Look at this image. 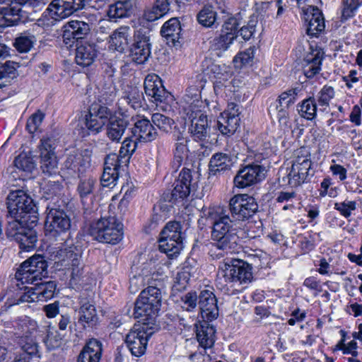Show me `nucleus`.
I'll list each match as a JSON object with an SVG mask.
<instances>
[{
	"label": "nucleus",
	"mask_w": 362,
	"mask_h": 362,
	"mask_svg": "<svg viewBox=\"0 0 362 362\" xmlns=\"http://www.w3.org/2000/svg\"><path fill=\"white\" fill-rule=\"evenodd\" d=\"M207 218L213 224L211 240L214 246L226 253L233 252L237 247L238 239L235 234L230 233L231 223L235 221L233 218L221 207L209 209Z\"/></svg>",
	"instance_id": "f257e3e1"
},
{
	"label": "nucleus",
	"mask_w": 362,
	"mask_h": 362,
	"mask_svg": "<svg viewBox=\"0 0 362 362\" xmlns=\"http://www.w3.org/2000/svg\"><path fill=\"white\" fill-rule=\"evenodd\" d=\"M0 27L24 23L34 9L45 3L43 0H1L0 1Z\"/></svg>",
	"instance_id": "f03ea898"
},
{
	"label": "nucleus",
	"mask_w": 362,
	"mask_h": 362,
	"mask_svg": "<svg viewBox=\"0 0 362 362\" xmlns=\"http://www.w3.org/2000/svg\"><path fill=\"white\" fill-rule=\"evenodd\" d=\"M252 279V268L245 262L232 259L223 262L220 266L216 279L219 289H225L228 282L248 283Z\"/></svg>",
	"instance_id": "7ed1b4c3"
},
{
	"label": "nucleus",
	"mask_w": 362,
	"mask_h": 362,
	"mask_svg": "<svg viewBox=\"0 0 362 362\" xmlns=\"http://www.w3.org/2000/svg\"><path fill=\"white\" fill-rule=\"evenodd\" d=\"M185 97L188 106L185 107V111L191 123L188 129L189 133L194 140L204 141L209 136V122L207 116L201 110L203 103L200 100V95L195 93L192 101V98L187 99L189 98L188 94Z\"/></svg>",
	"instance_id": "20e7f679"
},
{
	"label": "nucleus",
	"mask_w": 362,
	"mask_h": 362,
	"mask_svg": "<svg viewBox=\"0 0 362 362\" xmlns=\"http://www.w3.org/2000/svg\"><path fill=\"white\" fill-rule=\"evenodd\" d=\"M122 229V224L115 216H109L91 223L89 231L98 242L115 245L123 238Z\"/></svg>",
	"instance_id": "39448f33"
},
{
	"label": "nucleus",
	"mask_w": 362,
	"mask_h": 362,
	"mask_svg": "<svg viewBox=\"0 0 362 362\" xmlns=\"http://www.w3.org/2000/svg\"><path fill=\"white\" fill-rule=\"evenodd\" d=\"M153 333V327L146 323L134 325L125 338L127 346L132 355L139 357L144 354L148 340Z\"/></svg>",
	"instance_id": "423d86ee"
},
{
	"label": "nucleus",
	"mask_w": 362,
	"mask_h": 362,
	"mask_svg": "<svg viewBox=\"0 0 362 362\" xmlns=\"http://www.w3.org/2000/svg\"><path fill=\"white\" fill-rule=\"evenodd\" d=\"M55 257L61 262L62 266L71 268V280L75 284L78 283L83 274L80 250L73 244L68 245L66 243L56 252Z\"/></svg>",
	"instance_id": "0eeeda50"
},
{
	"label": "nucleus",
	"mask_w": 362,
	"mask_h": 362,
	"mask_svg": "<svg viewBox=\"0 0 362 362\" xmlns=\"http://www.w3.org/2000/svg\"><path fill=\"white\" fill-rule=\"evenodd\" d=\"M229 210L235 221H245L257 211L258 204L253 197L247 194H240L230 199Z\"/></svg>",
	"instance_id": "6e6552de"
},
{
	"label": "nucleus",
	"mask_w": 362,
	"mask_h": 362,
	"mask_svg": "<svg viewBox=\"0 0 362 362\" xmlns=\"http://www.w3.org/2000/svg\"><path fill=\"white\" fill-rule=\"evenodd\" d=\"M198 175H192L189 169L181 171L178 178L174 182L169 202H177L187 198L190 194L198 189Z\"/></svg>",
	"instance_id": "1a4fd4ad"
},
{
	"label": "nucleus",
	"mask_w": 362,
	"mask_h": 362,
	"mask_svg": "<svg viewBox=\"0 0 362 362\" xmlns=\"http://www.w3.org/2000/svg\"><path fill=\"white\" fill-rule=\"evenodd\" d=\"M7 208L11 217L20 216L23 214L35 212V205L33 199L23 190L11 192L7 197Z\"/></svg>",
	"instance_id": "9d476101"
},
{
	"label": "nucleus",
	"mask_w": 362,
	"mask_h": 362,
	"mask_svg": "<svg viewBox=\"0 0 362 362\" xmlns=\"http://www.w3.org/2000/svg\"><path fill=\"white\" fill-rule=\"evenodd\" d=\"M134 37L130 56L134 62L144 64L151 55L150 30L144 28H139L135 31Z\"/></svg>",
	"instance_id": "9b49d317"
},
{
	"label": "nucleus",
	"mask_w": 362,
	"mask_h": 362,
	"mask_svg": "<svg viewBox=\"0 0 362 362\" xmlns=\"http://www.w3.org/2000/svg\"><path fill=\"white\" fill-rule=\"evenodd\" d=\"M267 169L257 165H248L240 169L234 177V185L238 188H245L252 186L265 177Z\"/></svg>",
	"instance_id": "f8f14e48"
},
{
	"label": "nucleus",
	"mask_w": 362,
	"mask_h": 362,
	"mask_svg": "<svg viewBox=\"0 0 362 362\" xmlns=\"http://www.w3.org/2000/svg\"><path fill=\"white\" fill-rule=\"evenodd\" d=\"M302 12L306 26V33L311 37H317L324 33L325 19L322 11L317 7L308 6L303 7Z\"/></svg>",
	"instance_id": "ddd939ff"
},
{
	"label": "nucleus",
	"mask_w": 362,
	"mask_h": 362,
	"mask_svg": "<svg viewBox=\"0 0 362 362\" xmlns=\"http://www.w3.org/2000/svg\"><path fill=\"white\" fill-rule=\"evenodd\" d=\"M70 217L64 210L51 208L47 214L45 230L56 235L71 228Z\"/></svg>",
	"instance_id": "4468645a"
},
{
	"label": "nucleus",
	"mask_w": 362,
	"mask_h": 362,
	"mask_svg": "<svg viewBox=\"0 0 362 362\" xmlns=\"http://www.w3.org/2000/svg\"><path fill=\"white\" fill-rule=\"evenodd\" d=\"M56 288L54 281H40L33 287L26 288L27 291L21 296L20 300L22 302L47 300L54 296Z\"/></svg>",
	"instance_id": "2eb2a0df"
},
{
	"label": "nucleus",
	"mask_w": 362,
	"mask_h": 362,
	"mask_svg": "<svg viewBox=\"0 0 362 362\" xmlns=\"http://www.w3.org/2000/svg\"><path fill=\"white\" fill-rule=\"evenodd\" d=\"M88 0H53L47 10L55 20L65 18L85 7Z\"/></svg>",
	"instance_id": "dca6fc26"
},
{
	"label": "nucleus",
	"mask_w": 362,
	"mask_h": 362,
	"mask_svg": "<svg viewBox=\"0 0 362 362\" xmlns=\"http://www.w3.org/2000/svg\"><path fill=\"white\" fill-rule=\"evenodd\" d=\"M90 26L81 21H70L62 27V38L69 47L73 46L75 42L85 38L90 33Z\"/></svg>",
	"instance_id": "f3484780"
},
{
	"label": "nucleus",
	"mask_w": 362,
	"mask_h": 362,
	"mask_svg": "<svg viewBox=\"0 0 362 362\" xmlns=\"http://www.w3.org/2000/svg\"><path fill=\"white\" fill-rule=\"evenodd\" d=\"M144 89L147 95L153 98L158 103L168 104L173 100V95L163 86L160 78L157 75H148L144 81Z\"/></svg>",
	"instance_id": "a211bd4d"
},
{
	"label": "nucleus",
	"mask_w": 362,
	"mask_h": 362,
	"mask_svg": "<svg viewBox=\"0 0 362 362\" xmlns=\"http://www.w3.org/2000/svg\"><path fill=\"white\" fill-rule=\"evenodd\" d=\"M120 161L122 160H105L100 180L103 187L114 186L119 177L126 175L129 160H124L122 162L124 165H122Z\"/></svg>",
	"instance_id": "6ab92c4d"
},
{
	"label": "nucleus",
	"mask_w": 362,
	"mask_h": 362,
	"mask_svg": "<svg viewBox=\"0 0 362 362\" xmlns=\"http://www.w3.org/2000/svg\"><path fill=\"white\" fill-rule=\"evenodd\" d=\"M238 28L235 22H226L223 25L221 33L211 41V49L222 53L226 51L238 37Z\"/></svg>",
	"instance_id": "aec40b11"
},
{
	"label": "nucleus",
	"mask_w": 362,
	"mask_h": 362,
	"mask_svg": "<svg viewBox=\"0 0 362 362\" xmlns=\"http://www.w3.org/2000/svg\"><path fill=\"white\" fill-rule=\"evenodd\" d=\"M199 307L202 317L206 321H211L218 315L217 300L211 291L203 290L200 292Z\"/></svg>",
	"instance_id": "412c9836"
},
{
	"label": "nucleus",
	"mask_w": 362,
	"mask_h": 362,
	"mask_svg": "<svg viewBox=\"0 0 362 362\" xmlns=\"http://www.w3.org/2000/svg\"><path fill=\"white\" fill-rule=\"evenodd\" d=\"M310 160H296L293 162L288 174V184L291 187L300 185L310 175Z\"/></svg>",
	"instance_id": "4be33fe9"
},
{
	"label": "nucleus",
	"mask_w": 362,
	"mask_h": 362,
	"mask_svg": "<svg viewBox=\"0 0 362 362\" xmlns=\"http://www.w3.org/2000/svg\"><path fill=\"white\" fill-rule=\"evenodd\" d=\"M78 322L83 329L93 327L98 322V315L95 307L92 301L81 296L80 298Z\"/></svg>",
	"instance_id": "5701e85b"
},
{
	"label": "nucleus",
	"mask_w": 362,
	"mask_h": 362,
	"mask_svg": "<svg viewBox=\"0 0 362 362\" xmlns=\"http://www.w3.org/2000/svg\"><path fill=\"white\" fill-rule=\"evenodd\" d=\"M159 310L160 308L153 307L151 304L137 298L135 302L134 316L135 318L141 319L143 321L142 323H146L148 326L153 325Z\"/></svg>",
	"instance_id": "b1692460"
},
{
	"label": "nucleus",
	"mask_w": 362,
	"mask_h": 362,
	"mask_svg": "<svg viewBox=\"0 0 362 362\" xmlns=\"http://www.w3.org/2000/svg\"><path fill=\"white\" fill-rule=\"evenodd\" d=\"M132 134L136 137V139L144 142L152 141L158 136L153 124L146 118H141L135 122Z\"/></svg>",
	"instance_id": "393cba45"
},
{
	"label": "nucleus",
	"mask_w": 362,
	"mask_h": 362,
	"mask_svg": "<svg viewBox=\"0 0 362 362\" xmlns=\"http://www.w3.org/2000/svg\"><path fill=\"white\" fill-rule=\"evenodd\" d=\"M180 23L176 18H172L165 22L160 30L161 35L165 38L169 46L180 45Z\"/></svg>",
	"instance_id": "a878e982"
},
{
	"label": "nucleus",
	"mask_w": 362,
	"mask_h": 362,
	"mask_svg": "<svg viewBox=\"0 0 362 362\" xmlns=\"http://www.w3.org/2000/svg\"><path fill=\"white\" fill-rule=\"evenodd\" d=\"M240 117L235 112L225 111L221 115L217 121V127L223 135L233 134L239 127Z\"/></svg>",
	"instance_id": "bb28decb"
},
{
	"label": "nucleus",
	"mask_w": 362,
	"mask_h": 362,
	"mask_svg": "<svg viewBox=\"0 0 362 362\" xmlns=\"http://www.w3.org/2000/svg\"><path fill=\"white\" fill-rule=\"evenodd\" d=\"M97 56V50L93 44L88 42L76 45V62L81 66H88L94 62Z\"/></svg>",
	"instance_id": "cd10ccee"
},
{
	"label": "nucleus",
	"mask_w": 362,
	"mask_h": 362,
	"mask_svg": "<svg viewBox=\"0 0 362 362\" xmlns=\"http://www.w3.org/2000/svg\"><path fill=\"white\" fill-rule=\"evenodd\" d=\"M129 37V27L122 26L119 28L110 35V48L121 53L123 52L128 47Z\"/></svg>",
	"instance_id": "c85d7f7f"
},
{
	"label": "nucleus",
	"mask_w": 362,
	"mask_h": 362,
	"mask_svg": "<svg viewBox=\"0 0 362 362\" xmlns=\"http://www.w3.org/2000/svg\"><path fill=\"white\" fill-rule=\"evenodd\" d=\"M27 263H22L20 267L17 269L15 274V278L17 281L23 284H30L34 286L36 283H39L43 278L47 277L42 274L40 272L32 270L26 265Z\"/></svg>",
	"instance_id": "c756f323"
},
{
	"label": "nucleus",
	"mask_w": 362,
	"mask_h": 362,
	"mask_svg": "<svg viewBox=\"0 0 362 362\" xmlns=\"http://www.w3.org/2000/svg\"><path fill=\"white\" fill-rule=\"evenodd\" d=\"M170 10V0H155L152 6L147 8L144 13V18L152 22L156 21Z\"/></svg>",
	"instance_id": "7c9ffc66"
},
{
	"label": "nucleus",
	"mask_w": 362,
	"mask_h": 362,
	"mask_svg": "<svg viewBox=\"0 0 362 362\" xmlns=\"http://www.w3.org/2000/svg\"><path fill=\"white\" fill-rule=\"evenodd\" d=\"M13 342L20 348L21 351L25 352L31 356L40 358L39 344L33 335H25L13 338Z\"/></svg>",
	"instance_id": "2f4dec72"
},
{
	"label": "nucleus",
	"mask_w": 362,
	"mask_h": 362,
	"mask_svg": "<svg viewBox=\"0 0 362 362\" xmlns=\"http://www.w3.org/2000/svg\"><path fill=\"white\" fill-rule=\"evenodd\" d=\"M107 122V135L108 138L118 141L127 127V120L113 116Z\"/></svg>",
	"instance_id": "473e14b6"
},
{
	"label": "nucleus",
	"mask_w": 362,
	"mask_h": 362,
	"mask_svg": "<svg viewBox=\"0 0 362 362\" xmlns=\"http://www.w3.org/2000/svg\"><path fill=\"white\" fill-rule=\"evenodd\" d=\"M215 329L207 322H204L197 329V338L202 347L204 349L211 347L215 341Z\"/></svg>",
	"instance_id": "72a5a7b5"
},
{
	"label": "nucleus",
	"mask_w": 362,
	"mask_h": 362,
	"mask_svg": "<svg viewBox=\"0 0 362 362\" xmlns=\"http://www.w3.org/2000/svg\"><path fill=\"white\" fill-rule=\"evenodd\" d=\"M14 329L13 338L26 334L33 335L37 329V323L36 321L25 316L16 321Z\"/></svg>",
	"instance_id": "f704fd0d"
},
{
	"label": "nucleus",
	"mask_w": 362,
	"mask_h": 362,
	"mask_svg": "<svg viewBox=\"0 0 362 362\" xmlns=\"http://www.w3.org/2000/svg\"><path fill=\"white\" fill-rule=\"evenodd\" d=\"M132 12V4L130 1H117L109 6L107 15L111 20L124 18Z\"/></svg>",
	"instance_id": "c9c22d12"
},
{
	"label": "nucleus",
	"mask_w": 362,
	"mask_h": 362,
	"mask_svg": "<svg viewBox=\"0 0 362 362\" xmlns=\"http://www.w3.org/2000/svg\"><path fill=\"white\" fill-rule=\"evenodd\" d=\"M322 60V53L320 51H316L306 57L307 64L304 67V74L307 78H313L320 72Z\"/></svg>",
	"instance_id": "e433bc0d"
},
{
	"label": "nucleus",
	"mask_w": 362,
	"mask_h": 362,
	"mask_svg": "<svg viewBox=\"0 0 362 362\" xmlns=\"http://www.w3.org/2000/svg\"><path fill=\"white\" fill-rule=\"evenodd\" d=\"M168 238H159V248L160 250L165 253L169 257L173 258L176 257L182 248V240L173 239L171 240Z\"/></svg>",
	"instance_id": "4c0bfd02"
},
{
	"label": "nucleus",
	"mask_w": 362,
	"mask_h": 362,
	"mask_svg": "<svg viewBox=\"0 0 362 362\" xmlns=\"http://www.w3.org/2000/svg\"><path fill=\"white\" fill-rule=\"evenodd\" d=\"M138 299L151 304L153 307L160 308L162 299L160 290L156 286H149L141 292Z\"/></svg>",
	"instance_id": "58836bf2"
},
{
	"label": "nucleus",
	"mask_w": 362,
	"mask_h": 362,
	"mask_svg": "<svg viewBox=\"0 0 362 362\" xmlns=\"http://www.w3.org/2000/svg\"><path fill=\"white\" fill-rule=\"evenodd\" d=\"M23 232L18 233L14 240L18 243L21 249L30 250L33 249L37 242V235L35 230L30 228L22 229Z\"/></svg>",
	"instance_id": "ea45409f"
},
{
	"label": "nucleus",
	"mask_w": 362,
	"mask_h": 362,
	"mask_svg": "<svg viewBox=\"0 0 362 362\" xmlns=\"http://www.w3.org/2000/svg\"><path fill=\"white\" fill-rule=\"evenodd\" d=\"M16 62L11 61L5 63L0 62V88L7 86L16 76Z\"/></svg>",
	"instance_id": "a19ab883"
},
{
	"label": "nucleus",
	"mask_w": 362,
	"mask_h": 362,
	"mask_svg": "<svg viewBox=\"0 0 362 362\" xmlns=\"http://www.w3.org/2000/svg\"><path fill=\"white\" fill-rule=\"evenodd\" d=\"M153 265L152 263H146L143 265V267L141 270V273H139L138 276H134L130 280V286L129 289L132 291L133 289V284L134 281H139L141 284H144V281L146 279V282L148 284H151V280L156 281L158 277V274H156L155 272H153Z\"/></svg>",
	"instance_id": "79ce46f5"
},
{
	"label": "nucleus",
	"mask_w": 362,
	"mask_h": 362,
	"mask_svg": "<svg viewBox=\"0 0 362 362\" xmlns=\"http://www.w3.org/2000/svg\"><path fill=\"white\" fill-rule=\"evenodd\" d=\"M255 47L252 46L238 53L233 58V62L236 68L252 66L255 57Z\"/></svg>",
	"instance_id": "37998d69"
},
{
	"label": "nucleus",
	"mask_w": 362,
	"mask_h": 362,
	"mask_svg": "<svg viewBox=\"0 0 362 362\" xmlns=\"http://www.w3.org/2000/svg\"><path fill=\"white\" fill-rule=\"evenodd\" d=\"M182 227L177 221H170L166 224L160 232V237L168 238V240H182Z\"/></svg>",
	"instance_id": "c03bdc74"
},
{
	"label": "nucleus",
	"mask_w": 362,
	"mask_h": 362,
	"mask_svg": "<svg viewBox=\"0 0 362 362\" xmlns=\"http://www.w3.org/2000/svg\"><path fill=\"white\" fill-rule=\"evenodd\" d=\"M23 263H27V267L32 269V270L40 272L42 274L47 276V262L42 255H33Z\"/></svg>",
	"instance_id": "a18cd8bd"
},
{
	"label": "nucleus",
	"mask_w": 362,
	"mask_h": 362,
	"mask_svg": "<svg viewBox=\"0 0 362 362\" xmlns=\"http://www.w3.org/2000/svg\"><path fill=\"white\" fill-rule=\"evenodd\" d=\"M216 13L211 6L207 5L197 14L198 22L205 27H211L216 21Z\"/></svg>",
	"instance_id": "49530a36"
},
{
	"label": "nucleus",
	"mask_w": 362,
	"mask_h": 362,
	"mask_svg": "<svg viewBox=\"0 0 362 362\" xmlns=\"http://www.w3.org/2000/svg\"><path fill=\"white\" fill-rule=\"evenodd\" d=\"M298 111L303 117L307 119H314L317 112V105L315 98L310 97L303 100Z\"/></svg>",
	"instance_id": "de8ad7c7"
},
{
	"label": "nucleus",
	"mask_w": 362,
	"mask_h": 362,
	"mask_svg": "<svg viewBox=\"0 0 362 362\" xmlns=\"http://www.w3.org/2000/svg\"><path fill=\"white\" fill-rule=\"evenodd\" d=\"M55 143L51 138H43L40 140V144L38 146L40 158H52L55 156Z\"/></svg>",
	"instance_id": "09e8293b"
},
{
	"label": "nucleus",
	"mask_w": 362,
	"mask_h": 362,
	"mask_svg": "<svg viewBox=\"0 0 362 362\" xmlns=\"http://www.w3.org/2000/svg\"><path fill=\"white\" fill-rule=\"evenodd\" d=\"M152 122L160 131L163 132H169L174 124L173 119L160 113H154L151 117Z\"/></svg>",
	"instance_id": "8fccbe9b"
},
{
	"label": "nucleus",
	"mask_w": 362,
	"mask_h": 362,
	"mask_svg": "<svg viewBox=\"0 0 362 362\" xmlns=\"http://www.w3.org/2000/svg\"><path fill=\"white\" fill-rule=\"evenodd\" d=\"M88 112L92 114L94 117H99V119L105 123H107L113 117L112 110L101 104H93L90 107Z\"/></svg>",
	"instance_id": "3c124183"
},
{
	"label": "nucleus",
	"mask_w": 362,
	"mask_h": 362,
	"mask_svg": "<svg viewBox=\"0 0 362 362\" xmlns=\"http://www.w3.org/2000/svg\"><path fill=\"white\" fill-rule=\"evenodd\" d=\"M117 95V88L112 82L106 83L102 88L99 101L104 105H110Z\"/></svg>",
	"instance_id": "603ef678"
},
{
	"label": "nucleus",
	"mask_w": 362,
	"mask_h": 362,
	"mask_svg": "<svg viewBox=\"0 0 362 362\" xmlns=\"http://www.w3.org/2000/svg\"><path fill=\"white\" fill-rule=\"evenodd\" d=\"M95 182L96 179L93 177H88L79 182L77 190L83 204L85 199L88 198L93 193Z\"/></svg>",
	"instance_id": "864d4df0"
},
{
	"label": "nucleus",
	"mask_w": 362,
	"mask_h": 362,
	"mask_svg": "<svg viewBox=\"0 0 362 362\" xmlns=\"http://www.w3.org/2000/svg\"><path fill=\"white\" fill-rule=\"evenodd\" d=\"M301 91L300 87L292 88L283 92L278 99L280 106L289 107L296 102L298 94Z\"/></svg>",
	"instance_id": "5fc2aeb1"
},
{
	"label": "nucleus",
	"mask_w": 362,
	"mask_h": 362,
	"mask_svg": "<svg viewBox=\"0 0 362 362\" xmlns=\"http://www.w3.org/2000/svg\"><path fill=\"white\" fill-rule=\"evenodd\" d=\"M175 140V148L174 150V156L175 158H187L189 156V149L187 147V140L184 138L180 132Z\"/></svg>",
	"instance_id": "6e6d98bb"
},
{
	"label": "nucleus",
	"mask_w": 362,
	"mask_h": 362,
	"mask_svg": "<svg viewBox=\"0 0 362 362\" xmlns=\"http://www.w3.org/2000/svg\"><path fill=\"white\" fill-rule=\"evenodd\" d=\"M34 41L33 35H21L16 39L13 45L19 52H27L33 47Z\"/></svg>",
	"instance_id": "4d7b16f0"
},
{
	"label": "nucleus",
	"mask_w": 362,
	"mask_h": 362,
	"mask_svg": "<svg viewBox=\"0 0 362 362\" xmlns=\"http://www.w3.org/2000/svg\"><path fill=\"white\" fill-rule=\"evenodd\" d=\"M45 118V113L40 110H37L28 119L26 129L30 134L37 131Z\"/></svg>",
	"instance_id": "13d9d810"
},
{
	"label": "nucleus",
	"mask_w": 362,
	"mask_h": 362,
	"mask_svg": "<svg viewBox=\"0 0 362 362\" xmlns=\"http://www.w3.org/2000/svg\"><path fill=\"white\" fill-rule=\"evenodd\" d=\"M102 351L101 342L95 339H92L89 340L81 351L83 353H88V355L100 359Z\"/></svg>",
	"instance_id": "bf43d9fd"
},
{
	"label": "nucleus",
	"mask_w": 362,
	"mask_h": 362,
	"mask_svg": "<svg viewBox=\"0 0 362 362\" xmlns=\"http://www.w3.org/2000/svg\"><path fill=\"white\" fill-rule=\"evenodd\" d=\"M142 93L136 87L131 88L130 91L124 96L125 100L134 109L141 106Z\"/></svg>",
	"instance_id": "052dcab7"
},
{
	"label": "nucleus",
	"mask_w": 362,
	"mask_h": 362,
	"mask_svg": "<svg viewBox=\"0 0 362 362\" xmlns=\"http://www.w3.org/2000/svg\"><path fill=\"white\" fill-rule=\"evenodd\" d=\"M11 221H8V226L6 230V233L8 238H15L18 233L23 232L22 229H26L20 223L18 218L20 216L12 217Z\"/></svg>",
	"instance_id": "680f3d73"
},
{
	"label": "nucleus",
	"mask_w": 362,
	"mask_h": 362,
	"mask_svg": "<svg viewBox=\"0 0 362 362\" xmlns=\"http://www.w3.org/2000/svg\"><path fill=\"white\" fill-rule=\"evenodd\" d=\"M257 23V17L252 16L250 17L247 25L243 26L240 30V35L245 40H249L255 32L256 25Z\"/></svg>",
	"instance_id": "e2e57ef3"
},
{
	"label": "nucleus",
	"mask_w": 362,
	"mask_h": 362,
	"mask_svg": "<svg viewBox=\"0 0 362 362\" xmlns=\"http://www.w3.org/2000/svg\"><path fill=\"white\" fill-rule=\"evenodd\" d=\"M198 296L195 292H189L181 297L182 308L192 311L197 305Z\"/></svg>",
	"instance_id": "0e129e2a"
},
{
	"label": "nucleus",
	"mask_w": 362,
	"mask_h": 362,
	"mask_svg": "<svg viewBox=\"0 0 362 362\" xmlns=\"http://www.w3.org/2000/svg\"><path fill=\"white\" fill-rule=\"evenodd\" d=\"M93 116V115L90 112L86 115V127L90 132L98 133L106 123L100 119L97 120L95 117Z\"/></svg>",
	"instance_id": "69168bd1"
},
{
	"label": "nucleus",
	"mask_w": 362,
	"mask_h": 362,
	"mask_svg": "<svg viewBox=\"0 0 362 362\" xmlns=\"http://www.w3.org/2000/svg\"><path fill=\"white\" fill-rule=\"evenodd\" d=\"M136 148V142L129 138H127L122 144L119 150V155L117 158L129 157L130 158Z\"/></svg>",
	"instance_id": "338daca9"
},
{
	"label": "nucleus",
	"mask_w": 362,
	"mask_h": 362,
	"mask_svg": "<svg viewBox=\"0 0 362 362\" xmlns=\"http://www.w3.org/2000/svg\"><path fill=\"white\" fill-rule=\"evenodd\" d=\"M334 89L330 86H325L319 93V104L321 105H327L329 100L334 97Z\"/></svg>",
	"instance_id": "774afa93"
}]
</instances>
